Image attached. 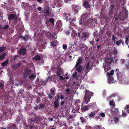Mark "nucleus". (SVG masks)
<instances>
[{"label":"nucleus","mask_w":129,"mask_h":129,"mask_svg":"<svg viewBox=\"0 0 129 129\" xmlns=\"http://www.w3.org/2000/svg\"><path fill=\"white\" fill-rule=\"evenodd\" d=\"M117 51L116 50L114 51H111L108 54L107 57L106 58L103 63V68L105 72L111 69L110 66L112 62L116 63L118 60L117 57Z\"/></svg>","instance_id":"nucleus-1"},{"label":"nucleus","mask_w":129,"mask_h":129,"mask_svg":"<svg viewBox=\"0 0 129 129\" xmlns=\"http://www.w3.org/2000/svg\"><path fill=\"white\" fill-rule=\"evenodd\" d=\"M109 104L111 107L110 110L111 116L109 120L111 121L112 123H113L112 122L114 121L115 123H117L119 121V119L118 117L119 114L118 110L117 108H115L114 107L115 103L113 100L110 101Z\"/></svg>","instance_id":"nucleus-2"},{"label":"nucleus","mask_w":129,"mask_h":129,"mask_svg":"<svg viewBox=\"0 0 129 129\" xmlns=\"http://www.w3.org/2000/svg\"><path fill=\"white\" fill-rule=\"evenodd\" d=\"M93 66L92 61H90L87 62L86 64L85 67L83 70L82 69L81 73L78 74L79 75L77 76L76 78L78 79L81 80L83 78L85 74L87 73L91 69V68Z\"/></svg>","instance_id":"nucleus-3"},{"label":"nucleus","mask_w":129,"mask_h":129,"mask_svg":"<svg viewBox=\"0 0 129 129\" xmlns=\"http://www.w3.org/2000/svg\"><path fill=\"white\" fill-rule=\"evenodd\" d=\"M87 15V14H86L82 16L81 20H79V23L82 25V26L83 28L87 26L89 27L91 26L93 23V20L90 18L88 19L87 20L84 18Z\"/></svg>","instance_id":"nucleus-4"},{"label":"nucleus","mask_w":129,"mask_h":129,"mask_svg":"<svg viewBox=\"0 0 129 129\" xmlns=\"http://www.w3.org/2000/svg\"><path fill=\"white\" fill-rule=\"evenodd\" d=\"M125 75L122 73L118 72L117 73V77L119 83L122 84H126L127 82L124 78Z\"/></svg>","instance_id":"nucleus-5"},{"label":"nucleus","mask_w":129,"mask_h":129,"mask_svg":"<svg viewBox=\"0 0 129 129\" xmlns=\"http://www.w3.org/2000/svg\"><path fill=\"white\" fill-rule=\"evenodd\" d=\"M35 77V76L33 74L32 71L28 69H27L26 70L23 77L24 79L26 80H28V79H34Z\"/></svg>","instance_id":"nucleus-6"},{"label":"nucleus","mask_w":129,"mask_h":129,"mask_svg":"<svg viewBox=\"0 0 129 129\" xmlns=\"http://www.w3.org/2000/svg\"><path fill=\"white\" fill-rule=\"evenodd\" d=\"M56 73L57 75L60 77V80H63L64 79H69V77L67 76L68 73H66L65 76H63V71L62 69L61 68H58L57 71L56 72Z\"/></svg>","instance_id":"nucleus-7"},{"label":"nucleus","mask_w":129,"mask_h":129,"mask_svg":"<svg viewBox=\"0 0 129 129\" xmlns=\"http://www.w3.org/2000/svg\"><path fill=\"white\" fill-rule=\"evenodd\" d=\"M92 94V93L88 90H86L85 96L84 98L83 103L87 104L90 101L91 96Z\"/></svg>","instance_id":"nucleus-8"},{"label":"nucleus","mask_w":129,"mask_h":129,"mask_svg":"<svg viewBox=\"0 0 129 129\" xmlns=\"http://www.w3.org/2000/svg\"><path fill=\"white\" fill-rule=\"evenodd\" d=\"M82 61V58H79L78 60V62L76 63L75 65L76 70L79 72V73H81L82 70V66L80 65Z\"/></svg>","instance_id":"nucleus-9"},{"label":"nucleus","mask_w":129,"mask_h":129,"mask_svg":"<svg viewBox=\"0 0 129 129\" xmlns=\"http://www.w3.org/2000/svg\"><path fill=\"white\" fill-rule=\"evenodd\" d=\"M63 15L64 17V18L67 21H68L71 22V21H74L75 19V18L73 19L71 18L70 14H69L64 13Z\"/></svg>","instance_id":"nucleus-10"},{"label":"nucleus","mask_w":129,"mask_h":129,"mask_svg":"<svg viewBox=\"0 0 129 129\" xmlns=\"http://www.w3.org/2000/svg\"><path fill=\"white\" fill-rule=\"evenodd\" d=\"M72 8L74 12V15H75V13H77L81 9V7L79 5H74L72 6Z\"/></svg>","instance_id":"nucleus-11"},{"label":"nucleus","mask_w":129,"mask_h":129,"mask_svg":"<svg viewBox=\"0 0 129 129\" xmlns=\"http://www.w3.org/2000/svg\"><path fill=\"white\" fill-rule=\"evenodd\" d=\"M80 101L79 100H78L75 101V105L77 107V110L78 111L80 109Z\"/></svg>","instance_id":"nucleus-12"},{"label":"nucleus","mask_w":129,"mask_h":129,"mask_svg":"<svg viewBox=\"0 0 129 129\" xmlns=\"http://www.w3.org/2000/svg\"><path fill=\"white\" fill-rule=\"evenodd\" d=\"M108 82L109 83H115L117 81L114 80L113 78L112 77H108Z\"/></svg>","instance_id":"nucleus-13"},{"label":"nucleus","mask_w":129,"mask_h":129,"mask_svg":"<svg viewBox=\"0 0 129 129\" xmlns=\"http://www.w3.org/2000/svg\"><path fill=\"white\" fill-rule=\"evenodd\" d=\"M26 51V49L24 48H22L19 50L18 52L20 54L24 55L25 54Z\"/></svg>","instance_id":"nucleus-14"},{"label":"nucleus","mask_w":129,"mask_h":129,"mask_svg":"<svg viewBox=\"0 0 129 129\" xmlns=\"http://www.w3.org/2000/svg\"><path fill=\"white\" fill-rule=\"evenodd\" d=\"M8 127L10 129H17L16 126L13 123H10L9 124Z\"/></svg>","instance_id":"nucleus-15"},{"label":"nucleus","mask_w":129,"mask_h":129,"mask_svg":"<svg viewBox=\"0 0 129 129\" xmlns=\"http://www.w3.org/2000/svg\"><path fill=\"white\" fill-rule=\"evenodd\" d=\"M89 36V34L88 33L84 32L82 34V36L81 37V38H88Z\"/></svg>","instance_id":"nucleus-16"},{"label":"nucleus","mask_w":129,"mask_h":129,"mask_svg":"<svg viewBox=\"0 0 129 129\" xmlns=\"http://www.w3.org/2000/svg\"><path fill=\"white\" fill-rule=\"evenodd\" d=\"M72 33L71 34V37L73 38H74L76 36V33L75 30L72 29H71Z\"/></svg>","instance_id":"nucleus-17"},{"label":"nucleus","mask_w":129,"mask_h":129,"mask_svg":"<svg viewBox=\"0 0 129 129\" xmlns=\"http://www.w3.org/2000/svg\"><path fill=\"white\" fill-rule=\"evenodd\" d=\"M56 25L58 29L60 28L62 25V23L61 21L60 20H58L57 22Z\"/></svg>","instance_id":"nucleus-18"},{"label":"nucleus","mask_w":129,"mask_h":129,"mask_svg":"<svg viewBox=\"0 0 129 129\" xmlns=\"http://www.w3.org/2000/svg\"><path fill=\"white\" fill-rule=\"evenodd\" d=\"M83 6L86 8H89L90 7L89 3L87 1H85L84 3Z\"/></svg>","instance_id":"nucleus-19"},{"label":"nucleus","mask_w":129,"mask_h":129,"mask_svg":"<svg viewBox=\"0 0 129 129\" xmlns=\"http://www.w3.org/2000/svg\"><path fill=\"white\" fill-rule=\"evenodd\" d=\"M114 73V71L113 70H112L109 72H108L107 73L108 77H111V76H112Z\"/></svg>","instance_id":"nucleus-20"},{"label":"nucleus","mask_w":129,"mask_h":129,"mask_svg":"<svg viewBox=\"0 0 129 129\" xmlns=\"http://www.w3.org/2000/svg\"><path fill=\"white\" fill-rule=\"evenodd\" d=\"M41 57L39 55H37L33 58V59L34 60H40Z\"/></svg>","instance_id":"nucleus-21"},{"label":"nucleus","mask_w":129,"mask_h":129,"mask_svg":"<svg viewBox=\"0 0 129 129\" xmlns=\"http://www.w3.org/2000/svg\"><path fill=\"white\" fill-rule=\"evenodd\" d=\"M81 109L82 110L85 111L88 110V108L87 106H82Z\"/></svg>","instance_id":"nucleus-22"},{"label":"nucleus","mask_w":129,"mask_h":129,"mask_svg":"<svg viewBox=\"0 0 129 129\" xmlns=\"http://www.w3.org/2000/svg\"><path fill=\"white\" fill-rule=\"evenodd\" d=\"M58 44V42L56 40H54L52 43L51 44L52 46L55 47Z\"/></svg>","instance_id":"nucleus-23"},{"label":"nucleus","mask_w":129,"mask_h":129,"mask_svg":"<svg viewBox=\"0 0 129 129\" xmlns=\"http://www.w3.org/2000/svg\"><path fill=\"white\" fill-rule=\"evenodd\" d=\"M54 107L55 108H57L59 106L58 101L57 100L56 101H55L54 102Z\"/></svg>","instance_id":"nucleus-24"},{"label":"nucleus","mask_w":129,"mask_h":129,"mask_svg":"<svg viewBox=\"0 0 129 129\" xmlns=\"http://www.w3.org/2000/svg\"><path fill=\"white\" fill-rule=\"evenodd\" d=\"M123 42L121 40H120L119 41H117L116 42V44L118 45H120V43H121L122 44H123Z\"/></svg>","instance_id":"nucleus-25"},{"label":"nucleus","mask_w":129,"mask_h":129,"mask_svg":"<svg viewBox=\"0 0 129 129\" xmlns=\"http://www.w3.org/2000/svg\"><path fill=\"white\" fill-rule=\"evenodd\" d=\"M8 60L7 59L5 61L2 63V66H5L7 65L8 63Z\"/></svg>","instance_id":"nucleus-26"},{"label":"nucleus","mask_w":129,"mask_h":129,"mask_svg":"<svg viewBox=\"0 0 129 129\" xmlns=\"http://www.w3.org/2000/svg\"><path fill=\"white\" fill-rule=\"evenodd\" d=\"M87 119L88 118L87 117L86 118L84 119V118L81 117L80 118V119L81 122L82 123H83L85 122Z\"/></svg>","instance_id":"nucleus-27"},{"label":"nucleus","mask_w":129,"mask_h":129,"mask_svg":"<svg viewBox=\"0 0 129 129\" xmlns=\"http://www.w3.org/2000/svg\"><path fill=\"white\" fill-rule=\"evenodd\" d=\"M22 38L25 41H26L28 40L29 38V36L28 35H26L25 37H22Z\"/></svg>","instance_id":"nucleus-28"},{"label":"nucleus","mask_w":129,"mask_h":129,"mask_svg":"<svg viewBox=\"0 0 129 129\" xmlns=\"http://www.w3.org/2000/svg\"><path fill=\"white\" fill-rule=\"evenodd\" d=\"M6 54L5 53H4L2 54L0 56V60H2L5 57Z\"/></svg>","instance_id":"nucleus-29"},{"label":"nucleus","mask_w":129,"mask_h":129,"mask_svg":"<svg viewBox=\"0 0 129 129\" xmlns=\"http://www.w3.org/2000/svg\"><path fill=\"white\" fill-rule=\"evenodd\" d=\"M88 107H92V106H94V107H96V106L95 105V104L94 103H91L89 104L88 105Z\"/></svg>","instance_id":"nucleus-30"},{"label":"nucleus","mask_w":129,"mask_h":129,"mask_svg":"<svg viewBox=\"0 0 129 129\" xmlns=\"http://www.w3.org/2000/svg\"><path fill=\"white\" fill-rule=\"evenodd\" d=\"M15 17V15L14 14H12L10 15L8 17L9 19H13Z\"/></svg>","instance_id":"nucleus-31"},{"label":"nucleus","mask_w":129,"mask_h":129,"mask_svg":"<svg viewBox=\"0 0 129 129\" xmlns=\"http://www.w3.org/2000/svg\"><path fill=\"white\" fill-rule=\"evenodd\" d=\"M20 65L19 63L16 64L12 66V67L14 69H16L19 67Z\"/></svg>","instance_id":"nucleus-32"},{"label":"nucleus","mask_w":129,"mask_h":129,"mask_svg":"<svg viewBox=\"0 0 129 129\" xmlns=\"http://www.w3.org/2000/svg\"><path fill=\"white\" fill-rule=\"evenodd\" d=\"M93 129H103L102 128H101L99 125L95 126H94L93 128Z\"/></svg>","instance_id":"nucleus-33"},{"label":"nucleus","mask_w":129,"mask_h":129,"mask_svg":"<svg viewBox=\"0 0 129 129\" xmlns=\"http://www.w3.org/2000/svg\"><path fill=\"white\" fill-rule=\"evenodd\" d=\"M5 48V47L4 46L0 47V52H1L4 51Z\"/></svg>","instance_id":"nucleus-34"},{"label":"nucleus","mask_w":129,"mask_h":129,"mask_svg":"<svg viewBox=\"0 0 129 129\" xmlns=\"http://www.w3.org/2000/svg\"><path fill=\"white\" fill-rule=\"evenodd\" d=\"M50 91L51 93V94H52L53 95H54L55 91L52 88H51L50 90Z\"/></svg>","instance_id":"nucleus-35"},{"label":"nucleus","mask_w":129,"mask_h":129,"mask_svg":"<svg viewBox=\"0 0 129 129\" xmlns=\"http://www.w3.org/2000/svg\"><path fill=\"white\" fill-rule=\"evenodd\" d=\"M95 114V113L94 112H91L89 114V115L91 117H92L94 116Z\"/></svg>","instance_id":"nucleus-36"},{"label":"nucleus","mask_w":129,"mask_h":129,"mask_svg":"<svg viewBox=\"0 0 129 129\" xmlns=\"http://www.w3.org/2000/svg\"><path fill=\"white\" fill-rule=\"evenodd\" d=\"M81 33L80 32H78L77 33V36L78 37H79V38L80 39H81V37L82 36V34L80 36Z\"/></svg>","instance_id":"nucleus-37"},{"label":"nucleus","mask_w":129,"mask_h":129,"mask_svg":"<svg viewBox=\"0 0 129 129\" xmlns=\"http://www.w3.org/2000/svg\"><path fill=\"white\" fill-rule=\"evenodd\" d=\"M49 22L52 24H53L54 21V19L53 18H51L49 20Z\"/></svg>","instance_id":"nucleus-38"},{"label":"nucleus","mask_w":129,"mask_h":129,"mask_svg":"<svg viewBox=\"0 0 129 129\" xmlns=\"http://www.w3.org/2000/svg\"><path fill=\"white\" fill-rule=\"evenodd\" d=\"M125 61L124 59H122L120 60V61L121 63L123 64L124 63Z\"/></svg>","instance_id":"nucleus-39"},{"label":"nucleus","mask_w":129,"mask_h":129,"mask_svg":"<svg viewBox=\"0 0 129 129\" xmlns=\"http://www.w3.org/2000/svg\"><path fill=\"white\" fill-rule=\"evenodd\" d=\"M100 115L102 117H104L105 116V114L103 112H102L100 114Z\"/></svg>","instance_id":"nucleus-40"},{"label":"nucleus","mask_w":129,"mask_h":129,"mask_svg":"<svg viewBox=\"0 0 129 129\" xmlns=\"http://www.w3.org/2000/svg\"><path fill=\"white\" fill-rule=\"evenodd\" d=\"M62 47L63 49H66L67 47V46L65 44H64L63 45Z\"/></svg>","instance_id":"nucleus-41"},{"label":"nucleus","mask_w":129,"mask_h":129,"mask_svg":"<svg viewBox=\"0 0 129 129\" xmlns=\"http://www.w3.org/2000/svg\"><path fill=\"white\" fill-rule=\"evenodd\" d=\"M106 93V91L105 90H103V93H102V95H105Z\"/></svg>","instance_id":"nucleus-42"},{"label":"nucleus","mask_w":129,"mask_h":129,"mask_svg":"<svg viewBox=\"0 0 129 129\" xmlns=\"http://www.w3.org/2000/svg\"><path fill=\"white\" fill-rule=\"evenodd\" d=\"M53 96L54 95H53L52 94L50 93L48 95V96L50 99H52Z\"/></svg>","instance_id":"nucleus-43"},{"label":"nucleus","mask_w":129,"mask_h":129,"mask_svg":"<svg viewBox=\"0 0 129 129\" xmlns=\"http://www.w3.org/2000/svg\"><path fill=\"white\" fill-rule=\"evenodd\" d=\"M70 90V89L69 88L67 89L66 90H65V91L66 92L67 94H68V93L69 92Z\"/></svg>","instance_id":"nucleus-44"},{"label":"nucleus","mask_w":129,"mask_h":129,"mask_svg":"<svg viewBox=\"0 0 129 129\" xmlns=\"http://www.w3.org/2000/svg\"><path fill=\"white\" fill-rule=\"evenodd\" d=\"M122 115L124 116H126V114L125 112H123V111H122Z\"/></svg>","instance_id":"nucleus-45"},{"label":"nucleus","mask_w":129,"mask_h":129,"mask_svg":"<svg viewBox=\"0 0 129 129\" xmlns=\"http://www.w3.org/2000/svg\"><path fill=\"white\" fill-rule=\"evenodd\" d=\"M77 75V72H75L73 75V77H76Z\"/></svg>","instance_id":"nucleus-46"},{"label":"nucleus","mask_w":129,"mask_h":129,"mask_svg":"<svg viewBox=\"0 0 129 129\" xmlns=\"http://www.w3.org/2000/svg\"><path fill=\"white\" fill-rule=\"evenodd\" d=\"M9 26L8 25H6L4 27V29H7L9 28Z\"/></svg>","instance_id":"nucleus-47"},{"label":"nucleus","mask_w":129,"mask_h":129,"mask_svg":"<svg viewBox=\"0 0 129 129\" xmlns=\"http://www.w3.org/2000/svg\"><path fill=\"white\" fill-rule=\"evenodd\" d=\"M37 9L40 11H41L42 10V8L41 7H38Z\"/></svg>","instance_id":"nucleus-48"},{"label":"nucleus","mask_w":129,"mask_h":129,"mask_svg":"<svg viewBox=\"0 0 129 129\" xmlns=\"http://www.w3.org/2000/svg\"><path fill=\"white\" fill-rule=\"evenodd\" d=\"M3 85L2 83H0V88L1 89L3 88Z\"/></svg>","instance_id":"nucleus-49"},{"label":"nucleus","mask_w":129,"mask_h":129,"mask_svg":"<svg viewBox=\"0 0 129 129\" xmlns=\"http://www.w3.org/2000/svg\"><path fill=\"white\" fill-rule=\"evenodd\" d=\"M129 108V105H127L124 108V109H127Z\"/></svg>","instance_id":"nucleus-50"},{"label":"nucleus","mask_w":129,"mask_h":129,"mask_svg":"<svg viewBox=\"0 0 129 129\" xmlns=\"http://www.w3.org/2000/svg\"><path fill=\"white\" fill-rule=\"evenodd\" d=\"M37 1L39 3H42L43 2V0H37Z\"/></svg>","instance_id":"nucleus-51"},{"label":"nucleus","mask_w":129,"mask_h":129,"mask_svg":"<svg viewBox=\"0 0 129 129\" xmlns=\"http://www.w3.org/2000/svg\"><path fill=\"white\" fill-rule=\"evenodd\" d=\"M76 111H77V112H78V111L74 109H73L72 110V112L73 113H75L76 112Z\"/></svg>","instance_id":"nucleus-52"},{"label":"nucleus","mask_w":129,"mask_h":129,"mask_svg":"<svg viewBox=\"0 0 129 129\" xmlns=\"http://www.w3.org/2000/svg\"><path fill=\"white\" fill-rule=\"evenodd\" d=\"M40 108H42L44 106L42 104H40Z\"/></svg>","instance_id":"nucleus-53"},{"label":"nucleus","mask_w":129,"mask_h":129,"mask_svg":"<svg viewBox=\"0 0 129 129\" xmlns=\"http://www.w3.org/2000/svg\"><path fill=\"white\" fill-rule=\"evenodd\" d=\"M94 109L95 110L96 112L98 111L99 110V109L98 108H95V109Z\"/></svg>","instance_id":"nucleus-54"},{"label":"nucleus","mask_w":129,"mask_h":129,"mask_svg":"<svg viewBox=\"0 0 129 129\" xmlns=\"http://www.w3.org/2000/svg\"><path fill=\"white\" fill-rule=\"evenodd\" d=\"M73 116L72 115H70L69 117V118L70 119H73Z\"/></svg>","instance_id":"nucleus-55"},{"label":"nucleus","mask_w":129,"mask_h":129,"mask_svg":"<svg viewBox=\"0 0 129 129\" xmlns=\"http://www.w3.org/2000/svg\"><path fill=\"white\" fill-rule=\"evenodd\" d=\"M113 12V9H110V14H112Z\"/></svg>","instance_id":"nucleus-56"},{"label":"nucleus","mask_w":129,"mask_h":129,"mask_svg":"<svg viewBox=\"0 0 129 129\" xmlns=\"http://www.w3.org/2000/svg\"><path fill=\"white\" fill-rule=\"evenodd\" d=\"M60 98L61 100L63 99V98H64V96H63V95H61V96H60Z\"/></svg>","instance_id":"nucleus-57"},{"label":"nucleus","mask_w":129,"mask_h":129,"mask_svg":"<svg viewBox=\"0 0 129 129\" xmlns=\"http://www.w3.org/2000/svg\"><path fill=\"white\" fill-rule=\"evenodd\" d=\"M64 2L66 3H68L69 1V0H64Z\"/></svg>","instance_id":"nucleus-58"},{"label":"nucleus","mask_w":129,"mask_h":129,"mask_svg":"<svg viewBox=\"0 0 129 129\" xmlns=\"http://www.w3.org/2000/svg\"><path fill=\"white\" fill-rule=\"evenodd\" d=\"M126 66L127 67V69L129 68V64H126Z\"/></svg>","instance_id":"nucleus-59"},{"label":"nucleus","mask_w":129,"mask_h":129,"mask_svg":"<svg viewBox=\"0 0 129 129\" xmlns=\"http://www.w3.org/2000/svg\"><path fill=\"white\" fill-rule=\"evenodd\" d=\"M114 6L113 5H112L111 7H110V9H113L114 8Z\"/></svg>","instance_id":"nucleus-60"},{"label":"nucleus","mask_w":129,"mask_h":129,"mask_svg":"<svg viewBox=\"0 0 129 129\" xmlns=\"http://www.w3.org/2000/svg\"><path fill=\"white\" fill-rule=\"evenodd\" d=\"M48 119L50 121H52L53 120V118H48Z\"/></svg>","instance_id":"nucleus-61"},{"label":"nucleus","mask_w":129,"mask_h":129,"mask_svg":"<svg viewBox=\"0 0 129 129\" xmlns=\"http://www.w3.org/2000/svg\"><path fill=\"white\" fill-rule=\"evenodd\" d=\"M66 33L68 35L70 33V32L69 30L68 31L66 32Z\"/></svg>","instance_id":"nucleus-62"},{"label":"nucleus","mask_w":129,"mask_h":129,"mask_svg":"<svg viewBox=\"0 0 129 129\" xmlns=\"http://www.w3.org/2000/svg\"><path fill=\"white\" fill-rule=\"evenodd\" d=\"M64 102L62 101L61 102V105H63L64 104Z\"/></svg>","instance_id":"nucleus-63"},{"label":"nucleus","mask_w":129,"mask_h":129,"mask_svg":"<svg viewBox=\"0 0 129 129\" xmlns=\"http://www.w3.org/2000/svg\"><path fill=\"white\" fill-rule=\"evenodd\" d=\"M48 11H49V10H47V9H46V12L47 13H48Z\"/></svg>","instance_id":"nucleus-64"}]
</instances>
